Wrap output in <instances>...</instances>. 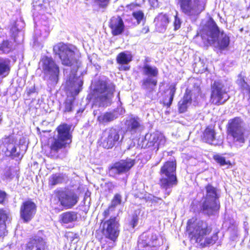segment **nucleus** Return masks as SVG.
Returning <instances> with one entry per match:
<instances>
[{"mask_svg":"<svg viewBox=\"0 0 250 250\" xmlns=\"http://www.w3.org/2000/svg\"><path fill=\"white\" fill-rule=\"evenodd\" d=\"M204 42L220 50H225L229 44V38L223 31L221 32L215 21L210 19L201 32Z\"/></svg>","mask_w":250,"mask_h":250,"instance_id":"f257e3e1","label":"nucleus"},{"mask_svg":"<svg viewBox=\"0 0 250 250\" xmlns=\"http://www.w3.org/2000/svg\"><path fill=\"white\" fill-rule=\"evenodd\" d=\"M70 127L66 124L59 125L58 134L55 136L50 146L49 156L54 159L63 158L66 156V147L72 142Z\"/></svg>","mask_w":250,"mask_h":250,"instance_id":"f03ea898","label":"nucleus"},{"mask_svg":"<svg viewBox=\"0 0 250 250\" xmlns=\"http://www.w3.org/2000/svg\"><path fill=\"white\" fill-rule=\"evenodd\" d=\"M201 203V212L208 216L214 215L220 208V190L211 184H208L203 191Z\"/></svg>","mask_w":250,"mask_h":250,"instance_id":"7ed1b4c3","label":"nucleus"},{"mask_svg":"<svg viewBox=\"0 0 250 250\" xmlns=\"http://www.w3.org/2000/svg\"><path fill=\"white\" fill-rule=\"evenodd\" d=\"M176 169V164L174 161L166 162L161 168L159 184L166 196L170 194L173 187L178 184Z\"/></svg>","mask_w":250,"mask_h":250,"instance_id":"20e7f679","label":"nucleus"},{"mask_svg":"<svg viewBox=\"0 0 250 250\" xmlns=\"http://www.w3.org/2000/svg\"><path fill=\"white\" fill-rule=\"evenodd\" d=\"M115 86L112 84H107L103 81H99L94 90V103L99 107H107L112 102Z\"/></svg>","mask_w":250,"mask_h":250,"instance_id":"39448f33","label":"nucleus"},{"mask_svg":"<svg viewBox=\"0 0 250 250\" xmlns=\"http://www.w3.org/2000/svg\"><path fill=\"white\" fill-rule=\"evenodd\" d=\"M74 47L60 42L54 46L53 51L58 55L63 65L78 68L81 63L76 58Z\"/></svg>","mask_w":250,"mask_h":250,"instance_id":"423d86ee","label":"nucleus"},{"mask_svg":"<svg viewBox=\"0 0 250 250\" xmlns=\"http://www.w3.org/2000/svg\"><path fill=\"white\" fill-rule=\"evenodd\" d=\"M227 133L232 138L233 142L239 145L245 143L244 134L246 130L245 123L240 117H235L228 121Z\"/></svg>","mask_w":250,"mask_h":250,"instance_id":"0eeeda50","label":"nucleus"},{"mask_svg":"<svg viewBox=\"0 0 250 250\" xmlns=\"http://www.w3.org/2000/svg\"><path fill=\"white\" fill-rule=\"evenodd\" d=\"M42 67L44 75V80L48 84L54 86L56 85L59 78L60 69L52 58L44 57L42 60Z\"/></svg>","mask_w":250,"mask_h":250,"instance_id":"6e6552de","label":"nucleus"},{"mask_svg":"<svg viewBox=\"0 0 250 250\" xmlns=\"http://www.w3.org/2000/svg\"><path fill=\"white\" fill-rule=\"evenodd\" d=\"M187 229L196 241L207 235L211 231V228L206 222L195 218L190 219L188 221Z\"/></svg>","mask_w":250,"mask_h":250,"instance_id":"1a4fd4ad","label":"nucleus"},{"mask_svg":"<svg viewBox=\"0 0 250 250\" xmlns=\"http://www.w3.org/2000/svg\"><path fill=\"white\" fill-rule=\"evenodd\" d=\"M183 13L188 16H196L204 10L206 0H178Z\"/></svg>","mask_w":250,"mask_h":250,"instance_id":"9d476101","label":"nucleus"},{"mask_svg":"<svg viewBox=\"0 0 250 250\" xmlns=\"http://www.w3.org/2000/svg\"><path fill=\"white\" fill-rule=\"evenodd\" d=\"M101 224L104 236L112 241H115L120 233V224L117 217L111 216L109 219L103 220Z\"/></svg>","mask_w":250,"mask_h":250,"instance_id":"9b49d317","label":"nucleus"},{"mask_svg":"<svg viewBox=\"0 0 250 250\" xmlns=\"http://www.w3.org/2000/svg\"><path fill=\"white\" fill-rule=\"evenodd\" d=\"M229 98L224 84L221 82L214 81L211 87V103L216 105L223 104Z\"/></svg>","mask_w":250,"mask_h":250,"instance_id":"f8f14e48","label":"nucleus"},{"mask_svg":"<svg viewBox=\"0 0 250 250\" xmlns=\"http://www.w3.org/2000/svg\"><path fill=\"white\" fill-rule=\"evenodd\" d=\"M165 143L166 139L164 136L157 131L146 135L143 146L145 145L146 147L157 152L160 148L164 146Z\"/></svg>","mask_w":250,"mask_h":250,"instance_id":"ddd939ff","label":"nucleus"},{"mask_svg":"<svg viewBox=\"0 0 250 250\" xmlns=\"http://www.w3.org/2000/svg\"><path fill=\"white\" fill-rule=\"evenodd\" d=\"M135 160L127 158L125 160H121L113 164L109 168L110 176L115 177L117 175L126 173L134 166Z\"/></svg>","mask_w":250,"mask_h":250,"instance_id":"4468645a","label":"nucleus"},{"mask_svg":"<svg viewBox=\"0 0 250 250\" xmlns=\"http://www.w3.org/2000/svg\"><path fill=\"white\" fill-rule=\"evenodd\" d=\"M57 196L61 205L66 209L72 208L77 204L79 199L73 190L58 191Z\"/></svg>","mask_w":250,"mask_h":250,"instance_id":"2eb2a0df","label":"nucleus"},{"mask_svg":"<svg viewBox=\"0 0 250 250\" xmlns=\"http://www.w3.org/2000/svg\"><path fill=\"white\" fill-rule=\"evenodd\" d=\"M120 130L113 127L106 129L103 134V146L106 149L112 148L119 142Z\"/></svg>","mask_w":250,"mask_h":250,"instance_id":"dca6fc26","label":"nucleus"},{"mask_svg":"<svg viewBox=\"0 0 250 250\" xmlns=\"http://www.w3.org/2000/svg\"><path fill=\"white\" fill-rule=\"evenodd\" d=\"M37 206L35 203L28 200L23 202L20 207V217L24 223L30 221L36 214Z\"/></svg>","mask_w":250,"mask_h":250,"instance_id":"f3484780","label":"nucleus"},{"mask_svg":"<svg viewBox=\"0 0 250 250\" xmlns=\"http://www.w3.org/2000/svg\"><path fill=\"white\" fill-rule=\"evenodd\" d=\"M162 244L158 238L156 233H143L138 241V248L142 249L146 247H156Z\"/></svg>","mask_w":250,"mask_h":250,"instance_id":"a211bd4d","label":"nucleus"},{"mask_svg":"<svg viewBox=\"0 0 250 250\" xmlns=\"http://www.w3.org/2000/svg\"><path fill=\"white\" fill-rule=\"evenodd\" d=\"M109 27L113 36H118L122 34L125 29L124 21L119 16L113 17L111 18L109 23Z\"/></svg>","mask_w":250,"mask_h":250,"instance_id":"6ab92c4d","label":"nucleus"},{"mask_svg":"<svg viewBox=\"0 0 250 250\" xmlns=\"http://www.w3.org/2000/svg\"><path fill=\"white\" fill-rule=\"evenodd\" d=\"M132 60V56L130 52L127 51L121 52L116 57L117 62L121 65L119 67L120 70H129L130 66L128 64Z\"/></svg>","mask_w":250,"mask_h":250,"instance_id":"aec40b11","label":"nucleus"},{"mask_svg":"<svg viewBox=\"0 0 250 250\" xmlns=\"http://www.w3.org/2000/svg\"><path fill=\"white\" fill-rule=\"evenodd\" d=\"M141 87L146 91L147 96L150 97V94L154 91L157 84V78L145 77L141 81Z\"/></svg>","mask_w":250,"mask_h":250,"instance_id":"412c9836","label":"nucleus"},{"mask_svg":"<svg viewBox=\"0 0 250 250\" xmlns=\"http://www.w3.org/2000/svg\"><path fill=\"white\" fill-rule=\"evenodd\" d=\"M169 22L168 16L166 14L161 13L154 19V23L157 30L160 32H164Z\"/></svg>","mask_w":250,"mask_h":250,"instance_id":"4be33fe9","label":"nucleus"},{"mask_svg":"<svg viewBox=\"0 0 250 250\" xmlns=\"http://www.w3.org/2000/svg\"><path fill=\"white\" fill-rule=\"evenodd\" d=\"M26 250H45L46 245L43 239L36 237L27 244Z\"/></svg>","mask_w":250,"mask_h":250,"instance_id":"5701e85b","label":"nucleus"},{"mask_svg":"<svg viewBox=\"0 0 250 250\" xmlns=\"http://www.w3.org/2000/svg\"><path fill=\"white\" fill-rule=\"evenodd\" d=\"M191 95L190 91L186 90L183 98L178 103V109L180 113L185 112L188 106L191 103Z\"/></svg>","mask_w":250,"mask_h":250,"instance_id":"b1692460","label":"nucleus"},{"mask_svg":"<svg viewBox=\"0 0 250 250\" xmlns=\"http://www.w3.org/2000/svg\"><path fill=\"white\" fill-rule=\"evenodd\" d=\"M203 140L208 144L216 146L218 143L215 140V132L213 128L208 127L203 133Z\"/></svg>","mask_w":250,"mask_h":250,"instance_id":"393cba45","label":"nucleus"},{"mask_svg":"<svg viewBox=\"0 0 250 250\" xmlns=\"http://www.w3.org/2000/svg\"><path fill=\"white\" fill-rule=\"evenodd\" d=\"M11 61L7 58H0V78H3L10 73Z\"/></svg>","mask_w":250,"mask_h":250,"instance_id":"a878e982","label":"nucleus"},{"mask_svg":"<svg viewBox=\"0 0 250 250\" xmlns=\"http://www.w3.org/2000/svg\"><path fill=\"white\" fill-rule=\"evenodd\" d=\"M142 73L145 77L157 78L159 74V71L155 66H151L146 63L143 64L142 67Z\"/></svg>","mask_w":250,"mask_h":250,"instance_id":"bb28decb","label":"nucleus"},{"mask_svg":"<svg viewBox=\"0 0 250 250\" xmlns=\"http://www.w3.org/2000/svg\"><path fill=\"white\" fill-rule=\"evenodd\" d=\"M127 130L131 133H134L139 131L142 127L141 120L138 118H131L126 121Z\"/></svg>","mask_w":250,"mask_h":250,"instance_id":"cd10ccee","label":"nucleus"},{"mask_svg":"<svg viewBox=\"0 0 250 250\" xmlns=\"http://www.w3.org/2000/svg\"><path fill=\"white\" fill-rule=\"evenodd\" d=\"M119 116V113L116 111L107 112L101 114L98 117V120L101 124H105L113 121Z\"/></svg>","mask_w":250,"mask_h":250,"instance_id":"c85d7f7f","label":"nucleus"},{"mask_svg":"<svg viewBox=\"0 0 250 250\" xmlns=\"http://www.w3.org/2000/svg\"><path fill=\"white\" fill-rule=\"evenodd\" d=\"M60 218L63 223L68 224L77 221L78 213L75 211H67L60 215Z\"/></svg>","mask_w":250,"mask_h":250,"instance_id":"c756f323","label":"nucleus"},{"mask_svg":"<svg viewBox=\"0 0 250 250\" xmlns=\"http://www.w3.org/2000/svg\"><path fill=\"white\" fill-rule=\"evenodd\" d=\"M218 240L217 233L214 234L211 236H204L203 238L198 239L196 242L198 243L202 247H205L210 245H213Z\"/></svg>","mask_w":250,"mask_h":250,"instance_id":"7c9ffc66","label":"nucleus"},{"mask_svg":"<svg viewBox=\"0 0 250 250\" xmlns=\"http://www.w3.org/2000/svg\"><path fill=\"white\" fill-rule=\"evenodd\" d=\"M238 84L241 87L244 95L247 98L248 101L250 104V86L247 83L243 78H240L238 81Z\"/></svg>","mask_w":250,"mask_h":250,"instance_id":"2f4dec72","label":"nucleus"},{"mask_svg":"<svg viewBox=\"0 0 250 250\" xmlns=\"http://www.w3.org/2000/svg\"><path fill=\"white\" fill-rule=\"evenodd\" d=\"M7 218V214L3 209H0V237L5 235L6 230L5 220Z\"/></svg>","mask_w":250,"mask_h":250,"instance_id":"473e14b6","label":"nucleus"},{"mask_svg":"<svg viewBox=\"0 0 250 250\" xmlns=\"http://www.w3.org/2000/svg\"><path fill=\"white\" fill-rule=\"evenodd\" d=\"M176 90V84H171L169 87V93L168 95L167 96L168 99H167V98H166L164 100V104H166L167 106L169 107L171 104H172L173 98L174 96V95L175 94Z\"/></svg>","mask_w":250,"mask_h":250,"instance_id":"72a5a7b5","label":"nucleus"},{"mask_svg":"<svg viewBox=\"0 0 250 250\" xmlns=\"http://www.w3.org/2000/svg\"><path fill=\"white\" fill-rule=\"evenodd\" d=\"M15 170L11 167H6L4 168L3 171V173H1V179L3 181H10L14 177Z\"/></svg>","mask_w":250,"mask_h":250,"instance_id":"f704fd0d","label":"nucleus"},{"mask_svg":"<svg viewBox=\"0 0 250 250\" xmlns=\"http://www.w3.org/2000/svg\"><path fill=\"white\" fill-rule=\"evenodd\" d=\"M12 50L11 42L8 40H3L0 46V54H8Z\"/></svg>","mask_w":250,"mask_h":250,"instance_id":"c9c22d12","label":"nucleus"},{"mask_svg":"<svg viewBox=\"0 0 250 250\" xmlns=\"http://www.w3.org/2000/svg\"><path fill=\"white\" fill-rule=\"evenodd\" d=\"M64 180V175L62 174L56 173L52 175L49 179V184L55 186L61 184Z\"/></svg>","mask_w":250,"mask_h":250,"instance_id":"e433bc0d","label":"nucleus"},{"mask_svg":"<svg viewBox=\"0 0 250 250\" xmlns=\"http://www.w3.org/2000/svg\"><path fill=\"white\" fill-rule=\"evenodd\" d=\"M69 85L72 87H74V90L78 93L80 91V88L82 86L83 84V82L79 78H76L73 79V81H71L70 78L68 82Z\"/></svg>","mask_w":250,"mask_h":250,"instance_id":"4c0bfd02","label":"nucleus"},{"mask_svg":"<svg viewBox=\"0 0 250 250\" xmlns=\"http://www.w3.org/2000/svg\"><path fill=\"white\" fill-rule=\"evenodd\" d=\"M140 213V210L137 209L135 210L132 214L130 221V225H131L133 228H134L138 224Z\"/></svg>","mask_w":250,"mask_h":250,"instance_id":"58836bf2","label":"nucleus"},{"mask_svg":"<svg viewBox=\"0 0 250 250\" xmlns=\"http://www.w3.org/2000/svg\"><path fill=\"white\" fill-rule=\"evenodd\" d=\"M132 15L136 20L137 25L140 24L141 21L145 19L144 14L143 11L141 10L134 11Z\"/></svg>","mask_w":250,"mask_h":250,"instance_id":"ea45409f","label":"nucleus"},{"mask_svg":"<svg viewBox=\"0 0 250 250\" xmlns=\"http://www.w3.org/2000/svg\"><path fill=\"white\" fill-rule=\"evenodd\" d=\"M122 198V197L120 194L116 193L112 200L110 206L115 208L117 205L121 204Z\"/></svg>","mask_w":250,"mask_h":250,"instance_id":"a19ab883","label":"nucleus"},{"mask_svg":"<svg viewBox=\"0 0 250 250\" xmlns=\"http://www.w3.org/2000/svg\"><path fill=\"white\" fill-rule=\"evenodd\" d=\"M73 99H67L64 103V112H71L73 107Z\"/></svg>","mask_w":250,"mask_h":250,"instance_id":"79ce46f5","label":"nucleus"},{"mask_svg":"<svg viewBox=\"0 0 250 250\" xmlns=\"http://www.w3.org/2000/svg\"><path fill=\"white\" fill-rule=\"evenodd\" d=\"M214 160L222 166L228 164V162L226 161L225 157L217 155L214 156Z\"/></svg>","mask_w":250,"mask_h":250,"instance_id":"37998d69","label":"nucleus"},{"mask_svg":"<svg viewBox=\"0 0 250 250\" xmlns=\"http://www.w3.org/2000/svg\"><path fill=\"white\" fill-rule=\"evenodd\" d=\"M14 144H10L5 146L6 150H4L5 155L10 157L12 155V149H14Z\"/></svg>","mask_w":250,"mask_h":250,"instance_id":"c03bdc74","label":"nucleus"},{"mask_svg":"<svg viewBox=\"0 0 250 250\" xmlns=\"http://www.w3.org/2000/svg\"><path fill=\"white\" fill-rule=\"evenodd\" d=\"M181 25V20L177 16H175L174 17V30H177L179 29Z\"/></svg>","mask_w":250,"mask_h":250,"instance_id":"a18cd8bd","label":"nucleus"},{"mask_svg":"<svg viewBox=\"0 0 250 250\" xmlns=\"http://www.w3.org/2000/svg\"><path fill=\"white\" fill-rule=\"evenodd\" d=\"M114 210V208L110 206L107 209H106L103 213V215L104 216V220H106V218L109 217L111 212H112Z\"/></svg>","mask_w":250,"mask_h":250,"instance_id":"49530a36","label":"nucleus"},{"mask_svg":"<svg viewBox=\"0 0 250 250\" xmlns=\"http://www.w3.org/2000/svg\"><path fill=\"white\" fill-rule=\"evenodd\" d=\"M98 3L100 7H105L108 4L110 0H95Z\"/></svg>","mask_w":250,"mask_h":250,"instance_id":"de8ad7c7","label":"nucleus"},{"mask_svg":"<svg viewBox=\"0 0 250 250\" xmlns=\"http://www.w3.org/2000/svg\"><path fill=\"white\" fill-rule=\"evenodd\" d=\"M13 142L14 140L13 138L10 136L4 138L2 140V142L4 147H5L6 146L10 144H14Z\"/></svg>","mask_w":250,"mask_h":250,"instance_id":"09e8293b","label":"nucleus"},{"mask_svg":"<svg viewBox=\"0 0 250 250\" xmlns=\"http://www.w3.org/2000/svg\"><path fill=\"white\" fill-rule=\"evenodd\" d=\"M96 55L93 54L91 56H88V60L91 64H93L94 66L97 67V63L96 62Z\"/></svg>","mask_w":250,"mask_h":250,"instance_id":"8fccbe9b","label":"nucleus"},{"mask_svg":"<svg viewBox=\"0 0 250 250\" xmlns=\"http://www.w3.org/2000/svg\"><path fill=\"white\" fill-rule=\"evenodd\" d=\"M12 155L10 157H12L13 158L18 157L20 156V153L17 152V148L15 145H14V149H12Z\"/></svg>","mask_w":250,"mask_h":250,"instance_id":"3c124183","label":"nucleus"},{"mask_svg":"<svg viewBox=\"0 0 250 250\" xmlns=\"http://www.w3.org/2000/svg\"><path fill=\"white\" fill-rule=\"evenodd\" d=\"M6 193L5 192L0 190V204H1L4 202L6 198Z\"/></svg>","mask_w":250,"mask_h":250,"instance_id":"603ef678","label":"nucleus"},{"mask_svg":"<svg viewBox=\"0 0 250 250\" xmlns=\"http://www.w3.org/2000/svg\"><path fill=\"white\" fill-rule=\"evenodd\" d=\"M149 2L151 6L153 7H156L158 6L157 0H149Z\"/></svg>","mask_w":250,"mask_h":250,"instance_id":"864d4df0","label":"nucleus"},{"mask_svg":"<svg viewBox=\"0 0 250 250\" xmlns=\"http://www.w3.org/2000/svg\"><path fill=\"white\" fill-rule=\"evenodd\" d=\"M148 32H149V28L148 26L144 27V28H142V29L141 30L142 33L146 34Z\"/></svg>","mask_w":250,"mask_h":250,"instance_id":"5fc2aeb1","label":"nucleus"},{"mask_svg":"<svg viewBox=\"0 0 250 250\" xmlns=\"http://www.w3.org/2000/svg\"><path fill=\"white\" fill-rule=\"evenodd\" d=\"M35 92V89L34 87H31L27 91V94H28V95H30L31 93H34Z\"/></svg>","mask_w":250,"mask_h":250,"instance_id":"6e6d98bb","label":"nucleus"},{"mask_svg":"<svg viewBox=\"0 0 250 250\" xmlns=\"http://www.w3.org/2000/svg\"><path fill=\"white\" fill-rule=\"evenodd\" d=\"M150 62V59L148 57H146L144 60V64H145L146 63V64H148V62Z\"/></svg>","mask_w":250,"mask_h":250,"instance_id":"4d7b16f0","label":"nucleus"},{"mask_svg":"<svg viewBox=\"0 0 250 250\" xmlns=\"http://www.w3.org/2000/svg\"><path fill=\"white\" fill-rule=\"evenodd\" d=\"M11 30L12 31H13V32H14V31H15V30H16V27H13V28L11 29Z\"/></svg>","mask_w":250,"mask_h":250,"instance_id":"13d9d810","label":"nucleus"}]
</instances>
